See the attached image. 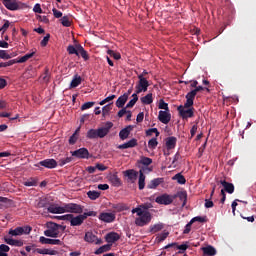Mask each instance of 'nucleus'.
Instances as JSON below:
<instances>
[{"instance_id": "1", "label": "nucleus", "mask_w": 256, "mask_h": 256, "mask_svg": "<svg viewBox=\"0 0 256 256\" xmlns=\"http://www.w3.org/2000/svg\"><path fill=\"white\" fill-rule=\"evenodd\" d=\"M147 209H149L147 204H141L132 209V214H137V218L135 219V225H137V227H145V225H149L151 223V219H153V217L151 216V212Z\"/></svg>"}, {"instance_id": "2", "label": "nucleus", "mask_w": 256, "mask_h": 256, "mask_svg": "<svg viewBox=\"0 0 256 256\" xmlns=\"http://www.w3.org/2000/svg\"><path fill=\"white\" fill-rule=\"evenodd\" d=\"M113 127V122H106L104 127L98 129H90L86 133L87 139H103L109 135V131Z\"/></svg>"}, {"instance_id": "3", "label": "nucleus", "mask_w": 256, "mask_h": 256, "mask_svg": "<svg viewBox=\"0 0 256 256\" xmlns=\"http://www.w3.org/2000/svg\"><path fill=\"white\" fill-rule=\"evenodd\" d=\"M2 3L9 11H19L21 9H27V4L18 0H2Z\"/></svg>"}, {"instance_id": "4", "label": "nucleus", "mask_w": 256, "mask_h": 256, "mask_svg": "<svg viewBox=\"0 0 256 256\" xmlns=\"http://www.w3.org/2000/svg\"><path fill=\"white\" fill-rule=\"evenodd\" d=\"M177 111L182 119H191L195 116V108H193V106L185 107V104L180 105L178 106Z\"/></svg>"}, {"instance_id": "5", "label": "nucleus", "mask_w": 256, "mask_h": 256, "mask_svg": "<svg viewBox=\"0 0 256 256\" xmlns=\"http://www.w3.org/2000/svg\"><path fill=\"white\" fill-rule=\"evenodd\" d=\"M48 229L44 231L46 237L57 238L59 237V224L50 222L47 224Z\"/></svg>"}, {"instance_id": "6", "label": "nucleus", "mask_w": 256, "mask_h": 256, "mask_svg": "<svg viewBox=\"0 0 256 256\" xmlns=\"http://www.w3.org/2000/svg\"><path fill=\"white\" fill-rule=\"evenodd\" d=\"M33 231V228L31 226H23V227H16L15 229L9 230V235L12 237H19L21 235H29Z\"/></svg>"}, {"instance_id": "7", "label": "nucleus", "mask_w": 256, "mask_h": 256, "mask_svg": "<svg viewBox=\"0 0 256 256\" xmlns=\"http://www.w3.org/2000/svg\"><path fill=\"white\" fill-rule=\"evenodd\" d=\"M138 83L136 84V93H146L149 89V80L143 77V75H138Z\"/></svg>"}, {"instance_id": "8", "label": "nucleus", "mask_w": 256, "mask_h": 256, "mask_svg": "<svg viewBox=\"0 0 256 256\" xmlns=\"http://www.w3.org/2000/svg\"><path fill=\"white\" fill-rule=\"evenodd\" d=\"M64 213H75L81 215L83 213V206L75 203L64 204Z\"/></svg>"}, {"instance_id": "9", "label": "nucleus", "mask_w": 256, "mask_h": 256, "mask_svg": "<svg viewBox=\"0 0 256 256\" xmlns=\"http://www.w3.org/2000/svg\"><path fill=\"white\" fill-rule=\"evenodd\" d=\"M173 201H175V197L169 194H162L155 199V202L158 203V205H171Z\"/></svg>"}, {"instance_id": "10", "label": "nucleus", "mask_w": 256, "mask_h": 256, "mask_svg": "<svg viewBox=\"0 0 256 256\" xmlns=\"http://www.w3.org/2000/svg\"><path fill=\"white\" fill-rule=\"evenodd\" d=\"M58 163L55 159H45L40 161L35 167H45L46 169H55Z\"/></svg>"}, {"instance_id": "11", "label": "nucleus", "mask_w": 256, "mask_h": 256, "mask_svg": "<svg viewBox=\"0 0 256 256\" xmlns=\"http://www.w3.org/2000/svg\"><path fill=\"white\" fill-rule=\"evenodd\" d=\"M72 157H76L77 159H89V150L87 148H80L71 152Z\"/></svg>"}, {"instance_id": "12", "label": "nucleus", "mask_w": 256, "mask_h": 256, "mask_svg": "<svg viewBox=\"0 0 256 256\" xmlns=\"http://www.w3.org/2000/svg\"><path fill=\"white\" fill-rule=\"evenodd\" d=\"M68 221H70L71 227H79L83 225V221H85V218L82 214L75 217L73 216V214H71V218H69Z\"/></svg>"}, {"instance_id": "13", "label": "nucleus", "mask_w": 256, "mask_h": 256, "mask_svg": "<svg viewBox=\"0 0 256 256\" xmlns=\"http://www.w3.org/2000/svg\"><path fill=\"white\" fill-rule=\"evenodd\" d=\"M124 177L128 178L130 183H135L137 181V177H139V172L135 171L134 169H129L123 172Z\"/></svg>"}, {"instance_id": "14", "label": "nucleus", "mask_w": 256, "mask_h": 256, "mask_svg": "<svg viewBox=\"0 0 256 256\" xmlns=\"http://www.w3.org/2000/svg\"><path fill=\"white\" fill-rule=\"evenodd\" d=\"M158 120L164 125L169 124V122L171 121V113H169V111L160 110Z\"/></svg>"}, {"instance_id": "15", "label": "nucleus", "mask_w": 256, "mask_h": 256, "mask_svg": "<svg viewBox=\"0 0 256 256\" xmlns=\"http://www.w3.org/2000/svg\"><path fill=\"white\" fill-rule=\"evenodd\" d=\"M119 239H121V236L117 232H110L105 236L106 243H109V245L111 246L113 245V243H117Z\"/></svg>"}, {"instance_id": "16", "label": "nucleus", "mask_w": 256, "mask_h": 256, "mask_svg": "<svg viewBox=\"0 0 256 256\" xmlns=\"http://www.w3.org/2000/svg\"><path fill=\"white\" fill-rule=\"evenodd\" d=\"M189 242H185V244H181V245H178L177 242H174V243H171V244H168L164 247V249H169L171 247H176L177 249H179V254H183L185 253L186 250L189 249Z\"/></svg>"}, {"instance_id": "17", "label": "nucleus", "mask_w": 256, "mask_h": 256, "mask_svg": "<svg viewBox=\"0 0 256 256\" xmlns=\"http://www.w3.org/2000/svg\"><path fill=\"white\" fill-rule=\"evenodd\" d=\"M84 241H86V243H95V245H101V239H97L95 234L89 231L85 233Z\"/></svg>"}, {"instance_id": "18", "label": "nucleus", "mask_w": 256, "mask_h": 256, "mask_svg": "<svg viewBox=\"0 0 256 256\" xmlns=\"http://www.w3.org/2000/svg\"><path fill=\"white\" fill-rule=\"evenodd\" d=\"M39 241L42 245H62L63 242L59 239H51V238H46L45 236H41L39 238Z\"/></svg>"}, {"instance_id": "19", "label": "nucleus", "mask_w": 256, "mask_h": 256, "mask_svg": "<svg viewBox=\"0 0 256 256\" xmlns=\"http://www.w3.org/2000/svg\"><path fill=\"white\" fill-rule=\"evenodd\" d=\"M219 183L224 187V193H229V195H233V193H235V185H233V183L226 182L225 180H220Z\"/></svg>"}, {"instance_id": "20", "label": "nucleus", "mask_w": 256, "mask_h": 256, "mask_svg": "<svg viewBox=\"0 0 256 256\" xmlns=\"http://www.w3.org/2000/svg\"><path fill=\"white\" fill-rule=\"evenodd\" d=\"M166 143V149L168 151H171V149H175V147H177V137L175 136H170V137H167L165 139Z\"/></svg>"}, {"instance_id": "21", "label": "nucleus", "mask_w": 256, "mask_h": 256, "mask_svg": "<svg viewBox=\"0 0 256 256\" xmlns=\"http://www.w3.org/2000/svg\"><path fill=\"white\" fill-rule=\"evenodd\" d=\"M114 213H101L99 216L100 221H104V223H113L115 221Z\"/></svg>"}, {"instance_id": "22", "label": "nucleus", "mask_w": 256, "mask_h": 256, "mask_svg": "<svg viewBox=\"0 0 256 256\" xmlns=\"http://www.w3.org/2000/svg\"><path fill=\"white\" fill-rule=\"evenodd\" d=\"M196 95L197 94L193 90L186 94V102L184 103L185 107H193Z\"/></svg>"}, {"instance_id": "23", "label": "nucleus", "mask_w": 256, "mask_h": 256, "mask_svg": "<svg viewBox=\"0 0 256 256\" xmlns=\"http://www.w3.org/2000/svg\"><path fill=\"white\" fill-rule=\"evenodd\" d=\"M48 213L63 214L65 213V206L50 205L47 208Z\"/></svg>"}, {"instance_id": "24", "label": "nucleus", "mask_w": 256, "mask_h": 256, "mask_svg": "<svg viewBox=\"0 0 256 256\" xmlns=\"http://www.w3.org/2000/svg\"><path fill=\"white\" fill-rule=\"evenodd\" d=\"M137 145V139L132 138L128 142L118 145V149H133V147H137Z\"/></svg>"}, {"instance_id": "25", "label": "nucleus", "mask_w": 256, "mask_h": 256, "mask_svg": "<svg viewBox=\"0 0 256 256\" xmlns=\"http://www.w3.org/2000/svg\"><path fill=\"white\" fill-rule=\"evenodd\" d=\"M34 253H38L39 255H58L59 252L57 250H51L47 248H36L34 249Z\"/></svg>"}, {"instance_id": "26", "label": "nucleus", "mask_w": 256, "mask_h": 256, "mask_svg": "<svg viewBox=\"0 0 256 256\" xmlns=\"http://www.w3.org/2000/svg\"><path fill=\"white\" fill-rule=\"evenodd\" d=\"M174 199H180L182 201V207H185L187 205V191H178L174 196Z\"/></svg>"}, {"instance_id": "27", "label": "nucleus", "mask_w": 256, "mask_h": 256, "mask_svg": "<svg viewBox=\"0 0 256 256\" xmlns=\"http://www.w3.org/2000/svg\"><path fill=\"white\" fill-rule=\"evenodd\" d=\"M133 129V126H127L126 128H123L119 132V137L122 141H125V139L129 138V135H131V130Z\"/></svg>"}, {"instance_id": "28", "label": "nucleus", "mask_w": 256, "mask_h": 256, "mask_svg": "<svg viewBox=\"0 0 256 256\" xmlns=\"http://www.w3.org/2000/svg\"><path fill=\"white\" fill-rule=\"evenodd\" d=\"M108 180L110 181V183H112L114 187H121V179L119 178V176H117V173L109 174Z\"/></svg>"}, {"instance_id": "29", "label": "nucleus", "mask_w": 256, "mask_h": 256, "mask_svg": "<svg viewBox=\"0 0 256 256\" xmlns=\"http://www.w3.org/2000/svg\"><path fill=\"white\" fill-rule=\"evenodd\" d=\"M202 251H203V256H214L217 255V250L215 249V247L209 245L206 247H202Z\"/></svg>"}, {"instance_id": "30", "label": "nucleus", "mask_w": 256, "mask_h": 256, "mask_svg": "<svg viewBox=\"0 0 256 256\" xmlns=\"http://www.w3.org/2000/svg\"><path fill=\"white\" fill-rule=\"evenodd\" d=\"M4 241L5 243H7V245H12L15 247H23V240H15L9 237H4Z\"/></svg>"}, {"instance_id": "31", "label": "nucleus", "mask_w": 256, "mask_h": 256, "mask_svg": "<svg viewBox=\"0 0 256 256\" xmlns=\"http://www.w3.org/2000/svg\"><path fill=\"white\" fill-rule=\"evenodd\" d=\"M161 183H163V178L153 179L147 184V189H157Z\"/></svg>"}, {"instance_id": "32", "label": "nucleus", "mask_w": 256, "mask_h": 256, "mask_svg": "<svg viewBox=\"0 0 256 256\" xmlns=\"http://www.w3.org/2000/svg\"><path fill=\"white\" fill-rule=\"evenodd\" d=\"M128 99L129 98L127 97V94L121 95L116 101V107H118V109H123V107L125 106V103H127Z\"/></svg>"}, {"instance_id": "33", "label": "nucleus", "mask_w": 256, "mask_h": 256, "mask_svg": "<svg viewBox=\"0 0 256 256\" xmlns=\"http://www.w3.org/2000/svg\"><path fill=\"white\" fill-rule=\"evenodd\" d=\"M82 78L79 75H74L71 83H70V89H75V87H79V84L81 83Z\"/></svg>"}, {"instance_id": "34", "label": "nucleus", "mask_w": 256, "mask_h": 256, "mask_svg": "<svg viewBox=\"0 0 256 256\" xmlns=\"http://www.w3.org/2000/svg\"><path fill=\"white\" fill-rule=\"evenodd\" d=\"M79 55H81V57H82V59H84V61H89V54L87 53L85 48H83V46H81V44H79V46H78V57H79Z\"/></svg>"}, {"instance_id": "35", "label": "nucleus", "mask_w": 256, "mask_h": 256, "mask_svg": "<svg viewBox=\"0 0 256 256\" xmlns=\"http://www.w3.org/2000/svg\"><path fill=\"white\" fill-rule=\"evenodd\" d=\"M140 100L143 105H151V103H153V94L149 93L146 96L141 97Z\"/></svg>"}, {"instance_id": "36", "label": "nucleus", "mask_w": 256, "mask_h": 256, "mask_svg": "<svg viewBox=\"0 0 256 256\" xmlns=\"http://www.w3.org/2000/svg\"><path fill=\"white\" fill-rule=\"evenodd\" d=\"M145 174H143V172H140L139 174V179H138V189L140 191H143V189H145Z\"/></svg>"}, {"instance_id": "37", "label": "nucleus", "mask_w": 256, "mask_h": 256, "mask_svg": "<svg viewBox=\"0 0 256 256\" xmlns=\"http://www.w3.org/2000/svg\"><path fill=\"white\" fill-rule=\"evenodd\" d=\"M110 249H111V244H106V245H103V246L99 247L94 252V254L95 255H102V253H107V251H109Z\"/></svg>"}, {"instance_id": "38", "label": "nucleus", "mask_w": 256, "mask_h": 256, "mask_svg": "<svg viewBox=\"0 0 256 256\" xmlns=\"http://www.w3.org/2000/svg\"><path fill=\"white\" fill-rule=\"evenodd\" d=\"M67 52L69 55H76L77 57H79V45L73 46V45H69L67 47Z\"/></svg>"}, {"instance_id": "39", "label": "nucleus", "mask_w": 256, "mask_h": 256, "mask_svg": "<svg viewBox=\"0 0 256 256\" xmlns=\"http://www.w3.org/2000/svg\"><path fill=\"white\" fill-rule=\"evenodd\" d=\"M172 179L174 181H177V183H179V185H185V183H187L185 176H183L181 173L176 174Z\"/></svg>"}, {"instance_id": "40", "label": "nucleus", "mask_w": 256, "mask_h": 256, "mask_svg": "<svg viewBox=\"0 0 256 256\" xmlns=\"http://www.w3.org/2000/svg\"><path fill=\"white\" fill-rule=\"evenodd\" d=\"M87 195L91 201H96V199H99L101 197V192L98 191H88Z\"/></svg>"}, {"instance_id": "41", "label": "nucleus", "mask_w": 256, "mask_h": 256, "mask_svg": "<svg viewBox=\"0 0 256 256\" xmlns=\"http://www.w3.org/2000/svg\"><path fill=\"white\" fill-rule=\"evenodd\" d=\"M9 251H11V248L7 246L6 244L0 245V256H9Z\"/></svg>"}, {"instance_id": "42", "label": "nucleus", "mask_w": 256, "mask_h": 256, "mask_svg": "<svg viewBox=\"0 0 256 256\" xmlns=\"http://www.w3.org/2000/svg\"><path fill=\"white\" fill-rule=\"evenodd\" d=\"M33 55H35V52L25 54L19 60H16V63H25V62L29 61V59H31V57H33Z\"/></svg>"}, {"instance_id": "43", "label": "nucleus", "mask_w": 256, "mask_h": 256, "mask_svg": "<svg viewBox=\"0 0 256 256\" xmlns=\"http://www.w3.org/2000/svg\"><path fill=\"white\" fill-rule=\"evenodd\" d=\"M169 237V232H163L156 237V243H163Z\"/></svg>"}, {"instance_id": "44", "label": "nucleus", "mask_w": 256, "mask_h": 256, "mask_svg": "<svg viewBox=\"0 0 256 256\" xmlns=\"http://www.w3.org/2000/svg\"><path fill=\"white\" fill-rule=\"evenodd\" d=\"M23 185H25V187H37V179L30 178L27 181L23 182Z\"/></svg>"}, {"instance_id": "45", "label": "nucleus", "mask_w": 256, "mask_h": 256, "mask_svg": "<svg viewBox=\"0 0 256 256\" xmlns=\"http://www.w3.org/2000/svg\"><path fill=\"white\" fill-rule=\"evenodd\" d=\"M139 163H141V165H144V167H149V165L153 163V159L149 157H142Z\"/></svg>"}, {"instance_id": "46", "label": "nucleus", "mask_w": 256, "mask_h": 256, "mask_svg": "<svg viewBox=\"0 0 256 256\" xmlns=\"http://www.w3.org/2000/svg\"><path fill=\"white\" fill-rule=\"evenodd\" d=\"M157 145H159V142L157 141V137L152 138L148 141L149 149H157Z\"/></svg>"}, {"instance_id": "47", "label": "nucleus", "mask_w": 256, "mask_h": 256, "mask_svg": "<svg viewBox=\"0 0 256 256\" xmlns=\"http://www.w3.org/2000/svg\"><path fill=\"white\" fill-rule=\"evenodd\" d=\"M111 105H113V103L107 104L102 108V117H107V115H109V111L113 109Z\"/></svg>"}, {"instance_id": "48", "label": "nucleus", "mask_w": 256, "mask_h": 256, "mask_svg": "<svg viewBox=\"0 0 256 256\" xmlns=\"http://www.w3.org/2000/svg\"><path fill=\"white\" fill-rule=\"evenodd\" d=\"M153 133H155L156 137H159V135L161 134L157 128H150L146 130V137H151Z\"/></svg>"}, {"instance_id": "49", "label": "nucleus", "mask_w": 256, "mask_h": 256, "mask_svg": "<svg viewBox=\"0 0 256 256\" xmlns=\"http://www.w3.org/2000/svg\"><path fill=\"white\" fill-rule=\"evenodd\" d=\"M73 161V157H66L62 158L58 161L59 167H63L64 165H67V163H71Z\"/></svg>"}, {"instance_id": "50", "label": "nucleus", "mask_w": 256, "mask_h": 256, "mask_svg": "<svg viewBox=\"0 0 256 256\" xmlns=\"http://www.w3.org/2000/svg\"><path fill=\"white\" fill-rule=\"evenodd\" d=\"M158 109H164V111H169V104L165 100L160 99Z\"/></svg>"}, {"instance_id": "51", "label": "nucleus", "mask_w": 256, "mask_h": 256, "mask_svg": "<svg viewBox=\"0 0 256 256\" xmlns=\"http://www.w3.org/2000/svg\"><path fill=\"white\" fill-rule=\"evenodd\" d=\"M107 54L110 55V57H113V59H115L116 61H119V59H121V54L113 50H108Z\"/></svg>"}, {"instance_id": "52", "label": "nucleus", "mask_w": 256, "mask_h": 256, "mask_svg": "<svg viewBox=\"0 0 256 256\" xmlns=\"http://www.w3.org/2000/svg\"><path fill=\"white\" fill-rule=\"evenodd\" d=\"M61 24L63 25V27H71V21H69V17L67 16H63L61 19Z\"/></svg>"}, {"instance_id": "53", "label": "nucleus", "mask_w": 256, "mask_h": 256, "mask_svg": "<svg viewBox=\"0 0 256 256\" xmlns=\"http://www.w3.org/2000/svg\"><path fill=\"white\" fill-rule=\"evenodd\" d=\"M15 63H17V60H10L8 62H1L0 63V68H4V67H11V65H15Z\"/></svg>"}, {"instance_id": "54", "label": "nucleus", "mask_w": 256, "mask_h": 256, "mask_svg": "<svg viewBox=\"0 0 256 256\" xmlns=\"http://www.w3.org/2000/svg\"><path fill=\"white\" fill-rule=\"evenodd\" d=\"M163 229V224H155L151 227L152 233H159Z\"/></svg>"}, {"instance_id": "55", "label": "nucleus", "mask_w": 256, "mask_h": 256, "mask_svg": "<svg viewBox=\"0 0 256 256\" xmlns=\"http://www.w3.org/2000/svg\"><path fill=\"white\" fill-rule=\"evenodd\" d=\"M49 39H51V34H46V36L40 42L41 47H47V44L49 43Z\"/></svg>"}, {"instance_id": "56", "label": "nucleus", "mask_w": 256, "mask_h": 256, "mask_svg": "<svg viewBox=\"0 0 256 256\" xmlns=\"http://www.w3.org/2000/svg\"><path fill=\"white\" fill-rule=\"evenodd\" d=\"M151 171H153V168L149 167V166H143L140 170H139V175H145V173H151Z\"/></svg>"}, {"instance_id": "57", "label": "nucleus", "mask_w": 256, "mask_h": 256, "mask_svg": "<svg viewBox=\"0 0 256 256\" xmlns=\"http://www.w3.org/2000/svg\"><path fill=\"white\" fill-rule=\"evenodd\" d=\"M94 105H95V102H85L81 106V111H86V109H91V107H93Z\"/></svg>"}, {"instance_id": "58", "label": "nucleus", "mask_w": 256, "mask_h": 256, "mask_svg": "<svg viewBox=\"0 0 256 256\" xmlns=\"http://www.w3.org/2000/svg\"><path fill=\"white\" fill-rule=\"evenodd\" d=\"M0 59H11V56L7 50H0Z\"/></svg>"}, {"instance_id": "59", "label": "nucleus", "mask_w": 256, "mask_h": 256, "mask_svg": "<svg viewBox=\"0 0 256 256\" xmlns=\"http://www.w3.org/2000/svg\"><path fill=\"white\" fill-rule=\"evenodd\" d=\"M192 223H195L198 221V223H205L207 221V219H205V217H201V216H196L194 218L191 219Z\"/></svg>"}, {"instance_id": "60", "label": "nucleus", "mask_w": 256, "mask_h": 256, "mask_svg": "<svg viewBox=\"0 0 256 256\" xmlns=\"http://www.w3.org/2000/svg\"><path fill=\"white\" fill-rule=\"evenodd\" d=\"M96 216H97V212H95V211H89V212H85L84 214H82V217H84V221L88 217H96Z\"/></svg>"}, {"instance_id": "61", "label": "nucleus", "mask_w": 256, "mask_h": 256, "mask_svg": "<svg viewBox=\"0 0 256 256\" xmlns=\"http://www.w3.org/2000/svg\"><path fill=\"white\" fill-rule=\"evenodd\" d=\"M52 12L54 17H56V19H61V17H63V12L57 10L56 8H53Z\"/></svg>"}, {"instance_id": "62", "label": "nucleus", "mask_w": 256, "mask_h": 256, "mask_svg": "<svg viewBox=\"0 0 256 256\" xmlns=\"http://www.w3.org/2000/svg\"><path fill=\"white\" fill-rule=\"evenodd\" d=\"M191 225H193V222L190 220V222L185 226V229L183 231L184 235L191 233Z\"/></svg>"}, {"instance_id": "63", "label": "nucleus", "mask_w": 256, "mask_h": 256, "mask_svg": "<svg viewBox=\"0 0 256 256\" xmlns=\"http://www.w3.org/2000/svg\"><path fill=\"white\" fill-rule=\"evenodd\" d=\"M77 139H79V137L75 136V134H72L69 138V144L70 145H75L77 143Z\"/></svg>"}, {"instance_id": "64", "label": "nucleus", "mask_w": 256, "mask_h": 256, "mask_svg": "<svg viewBox=\"0 0 256 256\" xmlns=\"http://www.w3.org/2000/svg\"><path fill=\"white\" fill-rule=\"evenodd\" d=\"M33 11L34 13H43V9H41V4H35Z\"/></svg>"}]
</instances>
